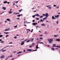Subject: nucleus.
<instances>
[{"label":"nucleus","mask_w":60,"mask_h":60,"mask_svg":"<svg viewBox=\"0 0 60 60\" xmlns=\"http://www.w3.org/2000/svg\"><path fill=\"white\" fill-rule=\"evenodd\" d=\"M48 40L49 43H52V42L53 41V40L52 39H49Z\"/></svg>","instance_id":"nucleus-1"},{"label":"nucleus","mask_w":60,"mask_h":60,"mask_svg":"<svg viewBox=\"0 0 60 60\" xmlns=\"http://www.w3.org/2000/svg\"><path fill=\"white\" fill-rule=\"evenodd\" d=\"M49 16V15L48 14V13H47L45 14V16L47 18V17H48Z\"/></svg>","instance_id":"nucleus-2"},{"label":"nucleus","mask_w":60,"mask_h":60,"mask_svg":"<svg viewBox=\"0 0 60 60\" xmlns=\"http://www.w3.org/2000/svg\"><path fill=\"white\" fill-rule=\"evenodd\" d=\"M24 42H25V41H22L21 42V45H22L23 44H24Z\"/></svg>","instance_id":"nucleus-3"},{"label":"nucleus","mask_w":60,"mask_h":60,"mask_svg":"<svg viewBox=\"0 0 60 60\" xmlns=\"http://www.w3.org/2000/svg\"><path fill=\"white\" fill-rule=\"evenodd\" d=\"M44 21V20H42L41 19V20L40 21H39L38 22V23H39L40 22H43Z\"/></svg>","instance_id":"nucleus-4"},{"label":"nucleus","mask_w":60,"mask_h":60,"mask_svg":"<svg viewBox=\"0 0 60 60\" xmlns=\"http://www.w3.org/2000/svg\"><path fill=\"white\" fill-rule=\"evenodd\" d=\"M4 55H3L1 56L0 57V58L2 59H3L4 58Z\"/></svg>","instance_id":"nucleus-5"},{"label":"nucleus","mask_w":60,"mask_h":60,"mask_svg":"<svg viewBox=\"0 0 60 60\" xmlns=\"http://www.w3.org/2000/svg\"><path fill=\"white\" fill-rule=\"evenodd\" d=\"M6 20H7L8 21H9V22H11V19H7Z\"/></svg>","instance_id":"nucleus-6"},{"label":"nucleus","mask_w":60,"mask_h":60,"mask_svg":"<svg viewBox=\"0 0 60 60\" xmlns=\"http://www.w3.org/2000/svg\"><path fill=\"white\" fill-rule=\"evenodd\" d=\"M37 23H34L32 24L33 25H37Z\"/></svg>","instance_id":"nucleus-7"},{"label":"nucleus","mask_w":60,"mask_h":60,"mask_svg":"<svg viewBox=\"0 0 60 60\" xmlns=\"http://www.w3.org/2000/svg\"><path fill=\"white\" fill-rule=\"evenodd\" d=\"M2 9H4V10H6V8L4 7H3L2 8Z\"/></svg>","instance_id":"nucleus-8"},{"label":"nucleus","mask_w":60,"mask_h":60,"mask_svg":"<svg viewBox=\"0 0 60 60\" xmlns=\"http://www.w3.org/2000/svg\"><path fill=\"white\" fill-rule=\"evenodd\" d=\"M27 51H32V50L30 49H27Z\"/></svg>","instance_id":"nucleus-9"},{"label":"nucleus","mask_w":60,"mask_h":60,"mask_svg":"<svg viewBox=\"0 0 60 60\" xmlns=\"http://www.w3.org/2000/svg\"><path fill=\"white\" fill-rule=\"evenodd\" d=\"M59 16V15H57V16L55 15V18H58V17Z\"/></svg>","instance_id":"nucleus-10"},{"label":"nucleus","mask_w":60,"mask_h":60,"mask_svg":"<svg viewBox=\"0 0 60 60\" xmlns=\"http://www.w3.org/2000/svg\"><path fill=\"white\" fill-rule=\"evenodd\" d=\"M52 19H56V18H55V17H54V16H52Z\"/></svg>","instance_id":"nucleus-11"},{"label":"nucleus","mask_w":60,"mask_h":60,"mask_svg":"<svg viewBox=\"0 0 60 60\" xmlns=\"http://www.w3.org/2000/svg\"><path fill=\"white\" fill-rule=\"evenodd\" d=\"M45 24L44 23H42L41 24V26H45Z\"/></svg>","instance_id":"nucleus-12"},{"label":"nucleus","mask_w":60,"mask_h":60,"mask_svg":"<svg viewBox=\"0 0 60 60\" xmlns=\"http://www.w3.org/2000/svg\"><path fill=\"white\" fill-rule=\"evenodd\" d=\"M56 41H58L59 42L60 41V39H56Z\"/></svg>","instance_id":"nucleus-13"},{"label":"nucleus","mask_w":60,"mask_h":60,"mask_svg":"<svg viewBox=\"0 0 60 60\" xmlns=\"http://www.w3.org/2000/svg\"><path fill=\"white\" fill-rule=\"evenodd\" d=\"M22 51H19L17 53V54H20L21 53H22Z\"/></svg>","instance_id":"nucleus-14"},{"label":"nucleus","mask_w":60,"mask_h":60,"mask_svg":"<svg viewBox=\"0 0 60 60\" xmlns=\"http://www.w3.org/2000/svg\"><path fill=\"white\" fill-rule=\"evenodd\" d=\"M34 38H33L32 39V38H30V40H31V41H33V40H34Z\"/></svg>","instance_id":"nucleus-15"},{"label":"nucleus","mask_w":60,"mask_h":60,"mask_svg":"<svg viewBox=\"0 0 60 60\" xmlns=\"http://www.w3.org/2000/svg\"><path fill=\"white\" fill-rule=\"evenodd\" d=\"M35 16H37L38 17L40 16V15H39L38 14H35Z\"/></svg>","instance_id":"nucleus-16"},{"label":"nucleus","mask_w":60,"mask_h":60,"mask_svg":"<svg viewBox=\"0 0 60 60\" xmlns=\"http://www.w3.org/2000/svg\"><path fill=\"white\" fill-rule=\"evenodd\" d=\"M8 12L9 13V14H11V13H12V11H8Z\"/></svg>","instance_id":"nucleus-17"},{"label":"nucleus","mask_w":60,"mask_h":60,"mask_svg":"<svg viewBox=\"0 0 60 60\" xmlns=\"http://www.w3.org/2000/svg\"><path fill=\"white\" fill-rule=\"evenodd\" d=\"M39 47H38V45H37L36 46V49H39Z\"/></svg>","instance_id":"nucleus-18"},{"label":"nucleus","mask_w":60,"mask_h":60,"mask_svg":"<svg viewBox=\"0 0 60 60\" xmlns=\"http://www.w3.org/2000/svg\"><path fill=\"white\" fill-rule=\"evenodd\" d=\"M53 45L52 46L53 47H56V46H56V44H53Z\"/></svg>","instance_id":"nucleus-19"},{"label":"nucleus","mask_w":60,"mask_h":60,"mask_svg":"<svg viewBox=\"0 0 60 60\" xmlns=\"http://www.w3.org/2000/svg\"><path fill=\"white\" fill-rule=\"evenodd\" d=\"M3 3L4 4H7V1H5Z\"/></svg>","instance_id":"nucleus-20"},{"label":"nucleus","mask_w":60,"mask_h":60,"mask_svg":"<svg viewBox=\"0 0 60 60\" xmlns=\"http://www.w3.org/2000/svg\"><path fill=\"white\" fill-rule=\"evenodd\" d=\"M47 19V17H46L45 18H43V20H45V19Z\"/></svg>","instance_id":"nucleus-21"},{"label":"nucleus","mask_w":60,"mask_h":60,"mask_svg":"<svg viewBox=\"0 0 60 60\" xmlns=\"http://www.w3.org/2000/svg\"><path fill=\"white\" fill-rule=\"evenodd\" d=\"M51 50H52L53 51H54V50H55V49L53 48H51Z\"/></svg>","instance_id":"nucleus-22"},{"label":"nucleus","mask_w":60,"mask_h":60,"mask_svg":"<svg viewBox=\"0 0 60 60\" xmlns=\"http://www.w3.org/2000/svg\"><path fill=\"white\" fill-rule=\"evenodd\" d=\"M22 14H21V15H17L18 17H20V16H22Z\"/></svg>","instance_id":"nucleus-23"},{"label":"nucleus","mask_w":60,"mask_h":60,"mask_svg":"<svg viewBox=\"0 0 60 60\" xmlns=\"http://www.w3.org/2000/svg\"><path fill=\"white\" fill-rule=\"evenodd\" d=\"M50 5H48V6H46V7H48V8H49V7H50Z\"/></svg>","instance_id":"nucleus-24"},{"label":"nucleus","mask_w":60,"mask_h":60,"mask_svg":"<svg viewBox=\"0 0 60 60\" xmlns=\"http://www.w3.org/2000/svg\"><path fill=\"white\" fill-rule=\"evenodd\" d=\"M38 43H40V44H41V43H42V44H44L42 42H40L39 43H38Z\"/></svg>","instance_id":"nucleus-25"},{"label":"nucleus","mask_w":60,"mask_h":60,"mask_svg":"<svg viewBox=\"0 0 60 60\" xmlns=\"http://www.w3.org/2000/svg\"><path fill=\"white\" fill-rule=\"evenodd\" d=\"M30 41V40L29 39L27 40V41H26V42H29V41Z\"/></svg>","instance_id":"nucleus-26"},{"label":"nucleus","mask_w":60,"mask_h":60,"mask_svg":"<svg viewBox=\"0 0 60 60\" xmlns=\"http://www.w3.org/2000/svg\"><path fill=\"white\" fill-rule=\"evenodd\" d=\"M9 56H8L7 57L6 59V60H7L8 58V57H9Z\"/></svg>","instance_id":"nucleus-27"},{"label":"nucleus","mask_w":60,"mask_h":60,"mask_svg":"<svg viewBox=\"0 0 60 60\" xmlns=\"http://www.w3.org/2000/svg\"><path fill=\"white\" fill-rule=\"evenodd\" d=\"M32 17L33 18H35V15H33Z\"/></svg>","instance_id":"nucleus-28"},{"label":"nucleus","mask_w":60,"mask_h":60,"mask_svg":"<svg viewBox=\"0 0 60 60\" xmlns=\"http://www.w3.org/2000/svg\"><path fill=\"white\" fill-rule=\"evenodd\" d=\"M17 26L18 25H16L15 26H14V27L15 28H16V27H17Z\"/></svg>","instance_id":"nucleus-29"},{"label":"nucleus","mask_w":60,"mask_h":60,"mask_svg":"<svg viewBox=\"0 0 60 60\" xmlns=\"http://www.w3.org/2000/svg\"><path fill=\"white\" fill-rule=\"evenodd\" d=\"M42 17H43V15H42L41 16H40V18H42Z\"/></svg>","instance_id":"nucleus-30"},{"label":"nucleus","mask_w":60,"mask_h":60,"mask_svg":"<svg viewBox=\"0 0 60 60\" xmlns=\"http://www.w3.org/2000/svg\"><path fill=\"white\" fill-rule=\"evenodd\" d=\"M9 33H7V32H4V34H9Z\"/></svg>","instance_id":"nucleus-31"},{"label":"nucleus","mask_w":60,"mask_h":60,"mask_svg":"<svg viewBox=\"0 0 60 60\" xmlns=\"http://www.w3.org/2000/svg\"><path fill=\"white\" fill-rule=\"evenodd\" d=\"M36 19L37 20H39V18H37V17L36 18Z\"/></svg>","instance_id":"nucleus-32"},{"label":"nucleus","mask_w":60,"mask_h":60,"mask_svg":"<svg viewBox=\"0 0 60 60\" xmlns=\"http://www.w3.org/2000/svg\"><path fill=\"white\" fill-rule=\"evenodd\" d=\"M45 34H47V31H45Z\"/></svg>","instance_id":"nucleus-33"},{"label":"nucleus","mask_w":60,"mask_h":60,"mask_svg":"<svg viewBox=\"0 0 60 60\" xmlns=\"http://www.w3.org/2000/svg\"><path fill=\"white\" fill-rule=\"evenodd\" d=\"M37 49H36L35 50H33L32 51H37Z\"/></svg>","instance_id":"nucleus-34"},{"label":"nucleus","mask_w":60,"mask_h":60,"mask_svg":"<svg viewBox=\"0 0 60 60\" xmlns=\"http://www.w3.org/2000/svg\"><path fill=\"white\" fill-rule=\"evenodd\" d=\"M8 36H9V35H7L6 36V38H7V37H8Z\"/></svg>","instance_id":"nucleus-35"},{"label":"nucleus","mask_w":60,"mask_h":60,"mask_svg":"<svg viewBox=\"0 0 60 60\" xmlns=\"http://www.w3.org/2000/svg\"><path fill=\"white\" fill-rule=\"evenodd\" d=\"M9 47V45H8L7 46H6V47H5V48H8V47Z\"/></svg>","instance_id":"nucleus-36"},{"label":"nucleus","mask_w":60,"mask_h":60,"mask_svg":"<svg viewBox=\"0 0 60 60\" xmlns=\"http://www.w3.org/2000/svg\"><path fill=\"white\" fill-rule=\"evenodd\" d=\"M49 10H50V9H51L52 8L51 7H49Z\"/></svg>","instance_id":"nucleus-37"},{"label":"nucleus","mask_w":60,"mask_h":60,"mask_svg":"<svg viewBox=\"0 0 60 60\" xmlns=\"http://www.w3.org/2000/svg\"><path fill=\"white\" fill-rule=\"evenodd\" d=\"M39 39H41V40H42V39H43V38H39Z\"/></svg>","instance_id":"nucleus-38"},{"label":"nucleus","mask_w":60,"mask_h":60,"mask_svg":"<svg viewBox=\"0 0 60 60\" xmlns=\"http://www.w3.org/2000/svg\"><path fill=\"white\" fill-rule=\"evenodd\" d=\"M54 36L55 37H57V36L56 35H54Z\"/></svg>","instance_id":"nucleus-39"},{"label":"nucleus","mask_w":60,"mask_h":60,"mask_svg":"<svg viewBox=\"0 0 60 60\" xmlns=\"http://www.w3.org/2000/svg\"><path fill=\"white\" fill-rule=\"evenodd\" d=\"M19 14V13H15V14Z\"/></svg>","instance_id":"nucleus-40"},{"label":"nucleus","mask_w":60,"mask_h":60,"mask_svg":"<svg viewBox=\"0 0 60 60\" xmlns=\"http://www.w3.org/2000/svg\"><path fill=\"white\" fill-rule=\"evenodd\" d=\"M57 24H58V21H57L56 22Z\"/></svg>","instance_id":"nucleus-41"},{"label":"nucleus","mask_w":60,"mask_h":60,"mask_svg":"<svg viewBox=\"0 0 60 60\" xmlns=\"http://www.w3.org/2000/svg\"><path fill=\"white\" fill-rule=\"evenodd\" d=\"M0 43H4V41H1L0 42Z\"/></svg>","instance_id":"nucleus-42"},{"label":"nucleus","mask_w":60,"mask_h":60,"mask_svg":"<svg viewBox=\"0 0 60 60\" xmlns=\"http://www.w3.org/2000/svg\"><path fill=\"white\" fill-rule=\"evenodd\" d=\"M2 36H3V35H0V37H1Z\"/></svg>","instance_id":"nucleus-43"},{"label":"nucleus","mask_w":60,"mask_h":60,"mask_svg":"<svg viewBox=\"0 0 60 60\" xmlns=\"http://www.w3.org/2000/svg\"><path fill=\"white\" fill-rule=\"evenodd\" d=\"M39 36H43V35H40Z\"/></svg>","instance_id":"nucleus-44"},{"label":"nucleus","mask_w":60,"mask_h":60,"mask_svg":"<svg viewBox=\"0 0 60 60\" xmlns=\"http://www.w3.org/2000/svg\"><path fill=\"white\" fill-rule=\"evenodd\" d=\"M14 39H16L17 38V37H14Z\"/></svg>","instance_id":"nucleus-45"},{"label":"nucleus","mask_w":60,"mask_h":60,"mask_svg":"<svg viewBox=\"0 0 60 60\" xmlns=\"http://www.w3.org/2000/svg\"><path fill=\"white\" fill-rule=\"evenodd\" d=\"M6 51V50H3L2 51V52H4V51Z\"/></svg>","instance_id":"nucleus-46"},{"label":"nucleus","mask_w":60,"mask_h":60,"mask_svg":"<svg viewBox=\"0 0 60 60\" xmlns=\"http://www.w3.org/2000/svg\"><path fill=\"white\" fill-rule=\"evenodd\" d=\"M56 5H53V7H56Z\"/></svg>","instance_id":"nucleus-47"},{"label":"nucleus","mask_w":60,"mask_h":60,"mask_svg":"<svg viewBox=\"0 0 60 60\" xmlns=\"http://www.w3.org/2000/svg\"><path fill=\"white\" fill-rule=\"evenodd\" d=\"M9 30H10V29L7 30H5V31H9Z\"/></svg>","instance_id":"nucleus-48"},{"label":"nucleus","mask_w":60,"mask_h":60,"mask_svg":"<svg viewBox=\"0 0 60 60\" xmlns=\"http://www.w3.org/2000/svg\"><path fill=\"white\" fill-rule=\"evenodd\" d=\"M37 41L38 40H40V39H39V38H38L37 39Z\"/></svg>","instance_id":"nucleus-49"},{"label":"nucleus","mask_w":60,"mask_h":60,"mask_svg":"<svg viewBox=\"0 0 60 60\" xmlns=\"http://www.w3.org/2000/svg\"><path fill=\"white\" fill-rule=\"evenodd\" d=\"M21 11H22V9H21V10H19V12H21Z\"/></svg>","instance_id":"nucleus-50"},{"label":"nucleus","mask_w":60,"mask_h":60,"mask_svg":"<svg viewBox=\"0 0 60 60\" xmlns=\"http://www.w3.org/2000/svg\"><path fill=\"white\" fill-rule=\"evenodd\" d=\"M46 22H49V21H46Z\"/></svg>","instance_id":"nucleus-51"},{"label":"nucleus","mask_w":60,"mask_h":60,"mask_svg":"<svg viewBox=\"0 0 60 60\" xmlns=\"http://www.w3.org/2000/svg\"><path fill=\"white\" fill-rule=\"evenodd\" d=\"M33 31V29H32V30L30 31L32 33V31Z\"/></svg>","instance_id":"nucleus-52"},{"label":"nucleus","mask_w":60,"mask_h":60,"mask_svg":"<svg viewBox=\"0 0 60 60\" xmlns=\"http://www.w3.org/2000/svg\"><path fill=\"white\" fill-rule=\"evenodd\" d=\"M43 16H45V14H43Z\"/></svg>","instance_id":"nucleus-53"},{"label":"nucleus","mask_w":60,"mask_h":60,"mask_svg":"<svg viewBox=\"0 0 60 60\" xmlns=\"http://www.w3.org/2000/svg\"><path fill=\"white\" fill-rule=\"evenodd\" d=\"M13 6H14V5H15V3H14L13 4Z\"/></svg>","instance_id":"nucleus-54"},{"label":"nucleus","mask_w":60,"mask_h":60,"mask_svg":"<svg viewBox=\"0 0 60 60\" xmlns=\"http://www.w3.org/2000/svg\"><path fill=\"white\" fill-rule=\"evenodd\" d=\"M13 14H16V13L15 12H13Z\"/></svg>","instance_id":"nucleus-55"},{"label":"nucleus","mask_w":60,"mask_h":60,"mask_svg":"<svg viewBox=\"0 0 60 60\" xmlns=\"http://www.w3.org/2000/svg\"><path fill=\"white\" fill-rule=\"evenodd\" d=\"M9 44H12V42H10L9 43Z\"/></svg>","instance_id":"nucleus-56"},{"label":"nucleus","mask_w":60,"mask_h":60,"mask_svg":"<svg viewBox=\"0 0 60 60\" xmlns=\"http://www.w3.org/2000/svg\"><path fill=\"white\" fill-rule=\"evenodd\" d=\"M23 52H26V50H24L23 51Z\"/></svg>","instance_id":"nucleus-57"},{"label":"nucleus","mask_w":60,"mask_h":60,"mask_svg":"<svg viewBox=\"0 0 60 60\" xmlns=\"http://www.w3.org/2000/svg\"><path fill=\"white\" fill-rule=\"evenodd\" d=\"M19 18H17L16 19H18V20H19Z\"/></svg>","instance_id":"nucleus-58"},{"label":"nucleus","mask_w":60,"mask_h":60,"mask_svg":"<svg viewBox=\"0 0 60 60\" xmlns=\"http://www.w3.org/2000/svg\"><path fill=\"white\" fill-rule=\"evenodd\" d=\"M11 10H12V9H10L9 10V11H11Z\"/></svg>","instance_id":"nucleus-59"},{"label":"nucleus","mask_w":60,"mask_h":60,"mask_svg":"<svg viewBox=\"0 0 60 60\" xmlns=\"http://www.w3.org/2000/svg\"><path fill=\"white\" fill-rule=\"evenodd\" d=\"M35 21V20H33V21H32V22H34Z\"/></svg>","instance_id":"nucleus-60"},{"label":"nucleus","mask_w":60,"mask_h":60,"mask_svg":"<svg viewBox=\"0 0 60 60\" xmlns=\"http://www.w3.org/2000/svg\"><path fill=\"white\" fill-rule=\"evenodd\" d=\"M56 7L57 8H59V6L57 7Z\"/></svg>","instance_id":"nucleus-61"},{"label":"nucleus","mask_w":60,"mask_h":60,"mask_svg":"<svg viewBox=\"0 0 60 60\" xmlns=\"http://www.w3.org/2000/svg\"><path fill=\"white\" fill-rule=\"evenodd\" d=\"M16 51H14L13 52V53H16Z\"/></svg>","instance_id":"nucleus-62"},{"label":"nucleus","mask_w":60,"mask_h":60,"mask_svg":"<svg viewBox=\"0 0 60 60\" xmlns=\"http://www.w3.org/2000/svg\"><path fill=\"white\" fill-rule=\"evenodd\" d=\"M15 3H18V1H16L15 2Z\"/></svg>","instance_id":"nucleus-63"},{"label":"nucleus","mask_w":60,"mask_h":60,"mask_svg":"<svg viewBox=\"0 0 60 60\" xmlns=\"http://www.w3.org/2000/svg\"><path fill=\"white\" fill-rule=\"evenodd\" d=\"M36 27H37V28H38V26H36Z\"/></svg>","instance_id":"nucleus-64"}]
</instances>
